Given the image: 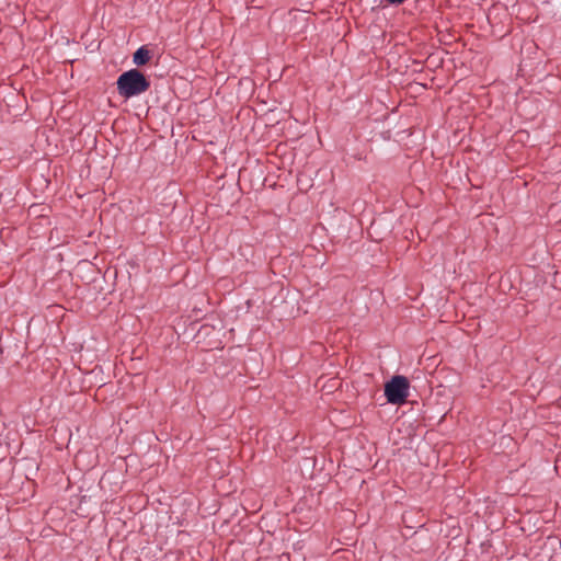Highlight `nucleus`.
I'll return each instance as SVG.
<instances>
[{"instance_id": "nucleus-1", "label": "nucleus", "mask_w": 561, "mask_h": 561, "mask_svg": "<svg viewBox=\"0 0 561 561\" xmlns=\"http://www.w3.org/2000/svg\"><path fill=\"white\" fill-rule=\"evenodd\" d=\"M116 84L118 94L124 99L140 95L150 88L149 80L137 69L123 72L118 77Z\"/></svg>"}, {"instance_id": "nucleus-2", "label": "nucleus", "mask_w": 561, "mask_h": 561, "mask_svg": "<svg viewBox=\"0 0 561 561\" xmlns=\"http://www.w3.org/2000/svg\"><path fill=\"white\" fill-rule=\"evenodd\" d=\"M410 385L404 376H394L385 385V396L391 404L401 405L407 402Z\"/></svg>"}, {"instance_id": "nucleus-3", "label": "nucleus", "mask_w": 561, "mask_h": 561, "mask_svg": "<svg viewBox=\"0 0 561 561\" xmlns=\"http://www.w3.org/2000/svg\"><path fill=\"white\" fill-rule=\"evenodd\" d=\"M149 59L150 51L145 46L138 48L133 56V61L137 66L146 65L149 61Z\"/></svg>"}, {"instance_id": "nucleus-4", "label": "nucleus", "mask_w": 561, "mask_h": 561, "mask_svg": "<svg viewBox=\"0 0 561 561\" xmlns=\"http://www.w3.org/2000/svg\"><path fill=\"white\" fill-rule=\"evenodd\" d=\"M389 4H401L403 3L405 0H386Z\"/></svg>"}]
</instances>
